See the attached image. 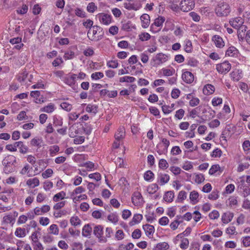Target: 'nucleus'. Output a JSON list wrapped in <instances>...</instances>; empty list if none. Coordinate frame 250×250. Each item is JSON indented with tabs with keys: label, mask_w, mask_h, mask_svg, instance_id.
<instances>
[{
	"label": "nucleus",
	"mask_w": 250,
	"mask_h": 250,
	"mask_svg": "<svg viewBox=\"0 0 250 250\" xmlns=\"http://www.w3.org/2000/svg\"><path fill=\"white\" fill-rule=\"evenodd\" d=\"M239 71L238 70L237 71H233L231 73V76L233 81H238L242 77L240 75V74L241 73H240Z\"/></svg>",
	"instance_id": "46"
},
{
	"label": "nucleus",
	"mask_w": 250,
	"mask_h": 250,
	"mask_svg": "<svg viewBox=\"0 0 250 250\" xmlns=\"http://www.w3.org/2000/svg\"><path fill=\"white\" fill-rule=\"evenodd\" d=\"M104 75L101 72H97L93 73L91 74V77L93 80H99L100 78H103Z\"/></svg>",
	"instance_id": "52"
},
{
	"label": "nucleus",
	"mask_w": 250,
	"mask_h": 250,
	"mask_svg": "<svg viewBox=\"0 0 250 250\" xmlns=\"http://www.w3.org/2000/svg\"><path fill=\"white\" fill-rule=\"evenodd\" d=\"M182 78L187 83H191L194 80V75L189 71H186L183 73Z\"/></svg>",
	"instance_id": "10"
},
{
	"label": "nucleus",
	"mask_w": 250,
	"mask_h": 250,
	"mask_svg": "<svg viewBox=\"0 0 250 250\" xmlns=\"http://www.w3.org/2000/svg\"><path fill=\"white\" fill-rule=\"evenodd\" d=\"M139 39L141 41H148L150 39V35L148 33H142L141 34L139 35Z\"/></svg>",
	"instance_id": "48"
},
{
	"label": "nucleus",
	"mask_w": 250,
	"mask_h": 250,
	"mask_svg": "<svg viewBox=\"0 0 250 250\" xmlns=\"http://www.w3.org/2000/svg\"><path fill=\"white\" fill-rule=\"evenodd\" d=\"M119 63L117 61H109L107 62V66L108 67L116 68L118 66Z\"/></svg>",
	"instance_id": "61"
},
{
	"label": "nucleus",
	"mask_w": 250,
	"mask_h": 250,
	"mask_svg": "<svg viewBox=\"0 0 250 250\" xmlns=\"http://www.w3.org/2000/svg\"><path fill=\"white\" fill-rule=\"evenodd\" d=\"M215 90V88L213 85L210 84H208L204 86L203 89V93L206 95H209L212 94Z\"/></svg>",
	"instance_id": "17"
},
{
	"label": "nucleus",
	"mask_w": 250,
	"mask_h": 250,
	"mask_svg": "<svg viewBox=\"0 0 250 250\" xmlns=\"http://www.w3.org/2000/svg\"><path fill=\"white\" fill-rule=\"evenodd\" d=\"M49 234H52L54 235H58L59 232V229L57 225H51L48 229Z\"/></svg>",
	"instance_id": "27"
},
{
	"label": "nucleus",
	"mask_w": 250,
	"mask_h": 250,
	"mask_svg": "<svg viewBox=\"0 0 250 250\" xmlns=\"http://www.w3.org/2000/svg\"><path fill=\"white\" fill-rule=\"evenodd\" d=\"M198 62L193 58H190L188 60L187 64L192 67H195L197 65Z\"/></svg>",
	"instance_id": "60"
},
{
	"label": "nucleus",
	"mask_w": 250,
	"mask_h": 250,
	"mask_svg": "<svg viewBox=\"0 0 250 250\" xmlns=\"http://www.w3.org/2000/svg\"><path fill=\"white\" fill-rule=\"evenodd\" d=\"M229 23L231 26L236 29L243 25L244 20L241 17H237L230 20Z\"/></svg>",
	"instance_id": "11"
},
{
	"label": "nucleus",
	"mask_w": 250,
	"mask_h": 250,
	"mask_svg": "<svg viewBox=\"0 0 250 250\" xmlns=\"http://www.w3.org/2000/svg\"><path fill=\"white\" fill-rule=\"evenodd\" d=\"M167 60V56L163 53H158L152 59L151 62L153 66H157Z\"/></svg>",
	"instance_id": "2"
},
{
	"label": "nucleus",
	"mask_w": 250,
	"mask_h": 250,
	"mask_svg": "<svg viewBox=\"0 0 250 250\" xmlns=\"http://www.w3.org/2000/svg\"><path fill=\"white\" fill-rule=\"evenodd\" d=\"M55 110L54 104L50 103L47 106H45L42 108H41L40 111L42 112H44L46 113H52Z\"/></svg>",
	"instance_id": "24"
},
{
	"label": "nucleus",
	"mask_w": 250,
	"mask_h": 250,
	"mask_svg": "<svg viewBox=\"0 0 250 250\" xmlns=\"http://www.w3.org/2000/svg\"><path fill=\"white\" fill-rule=\"evenodd\" d=\"M158 166L160 169L165 170L168 167V164L165 159H161L159 160Z\"/></svg>",
	"instance_id": "34"
},
{
	"label": "nucleus",
	"mask_w": 250,
	"mask_h": 250,
	"mask_svg": "<svg viewBox=\"0 0 250 250\" xmlns=\"http://www.w3.org/2000/svg\"><path fill=\"white\" fill-rule=\"evenodd\" d=\"M83 53L86 57H90L94 55V51L92 47H89L85 49Z\"/></svg>",
	"instance_id": "58"
},
{
	"label": "nucleus",
	"mask_w": 250,
	"mask_h": 250,
	"mask_svg": "<svg viewBox=\"0 0 250 250\" xmlns=\"http://www.w3.org/2000/svg\"><path fill=\"white\" fill-rule=\"evenodd\" d=\"M170 177L168 174L160 172L157 176V183L160 186H163L168 182Z\"/></svg>",
	"instance_id": "8"
},
{
	"label": "nucleus",
	"mask_w": 250,
	"mask_h": 250,
	"mask_svg": "<svg viewBox=\"0 0 250 250\" xmlns=\"http://www.w3.org/2000/svg\"><path fill=\"white\" fill-rule=\"evenodd\" d=\"M156 247L158 248L160 250H167L169 249V246L167 242H164L157 244L156 245Z\"/></svg>",
	"instance_id": "50"
},
{
	"label": "nucleus",
	"mask_w": 250,
	"mask_h": 250,
	"mask_svg": "<svg viewBox=\"0 0 250 250\" xmlns=\"http://www.w3.org/2000/svg\"><path fill=\"white\" fill-rule=\"evenodd\" d=\"M162 70L163 71V75L165 76H172L175 73V70L173 68L171 69L163 68Z\"/></svg>",
	"instance_id": "45"
},
{
	"label": "nucleus",
	"mask_w": 250,
	"mask_h": 250,
	"mask_svg": "<svg viewBox=\"0 0 250 250\" xmlns=\"http://www.w3.org/2000/svg\"><path fill=\"white\" fill-rule=\"evenodd\" d=\"M85 191V189L82 187H79L77 188L74 191L71 193V196L73 197L76 194H80Z\"/></svg>",
	"instance_id": "54"
},
{
	"label": "nucleus",
	"mask_w": 250,
	"mask_h": 250,
	"mask_svg": "<svg viewBox=\"0 0 250 250\" xmlns=\"http://www.w3.org/2000/svg\"><path fill=\"white\" fill-rule=\"evenodd\" d=\"M124 7L129 10H134L137 11L140 9L141 6L134 3H124Z\"/></svg>",
	"instance_id": "25"
},
{
	"label": "nucleus",
	"mask_w": 250,
	"mask_h": 250,
	"mask_svg": "<svg viewBox=\"0 0 250 250\" xmlns=\"http://www.w3.org/2000/svg\"><path fill=\"white\" fill-rule=\"evenodd\" d=\"M140 19L142 22V26L144 28H147L150 23V17L149 15L144 14L141 16Z\"/></svg>",
	"instance_id": "13"
},
{
	"label": "nucleus",
	"mask_w": 250,
	"mask_h": 250,
	"mask_svg": "<svg viewBox=\"0 0 250 250\" xmlns=\"http://www.w3.org/2000/svg\"><path fill=\"white\" fill-rule=\"evenodd\" d=\"M92 232V228L89 224L83 226L82 229V235L84 237H88L91 235Z\"/></svg>",
	"instance_id": "19"
},
{
	"label": "nucleus",
	"mask_w": 250,
	"mask_h": 250,
	"mask_svg": "<svg viewBox=\"0 0 250 250\" xmlns=\"http://www.w3.org/2000/svg\"><path fill=\"white\" fill-rule=\"evenodd\" d=\"M131 22L127 21V22H122V29L124 31H128L130 29Z\"/></svg>",
	"instance_id": "49"
},
{
	"label": "nucleus",
	"mask_w": 250,
	"mask_h": 250,
	"mask_svg": "<svg viewBox=\"0 0 250 250\" xmlns=\"http://www.w3.org/2000/svg\"><path fill=\"white\" fill-rule=\"evenodd\" d=\"M174 197V193L173 191H168L165 193L164 195V200L168 203H171L173 201Z\"/></svg>",
	"instance_id": "18"
},
{
	"label": "nucleus",
	"mask_w": 250,
	"mask_h": 250,
	"mask_svg": "<svg viewBox=\"0 0 250 250\" xmlns=\"http://www.w3.org/2000/svg\"><path fill=\"white\" fill-rule=\"evenodd\" d=\"M107 219L110 222L116 224L118 222V216L116 213H112L108 215Z\"/></svg>",
	"instance_id": "33"
},
{
	"label": "nucleus",
	"mask_w": 250,
	"mask_h": 250,
	"mask_svg": "<svg viewBox=\"0 0 250 250\" xmlns=\"http://www.w3.org/2000/svg\"><path fill=\"white\" fill-rule=\"evenodd\" d=\"M154 173L151 170H147L144 174V179L147 181H151L154 178Z\"/></svg>",
	"instance_id": "35"
},
{
	"label": "nucleus",
	"mask_w": 250,
	"mask_h": 250,
	"mask_svg": "<svg viewBox=\"0 0 250 250\" xmlns=\"http://www.w3.org/2000/svg\"><path fill=\"white\" fill-rule=\"evenodd\" d=\"M187 198V192L185 191L182 190L179 192L177 200L183 202Z\"/></svg>",
	"instance_id": "53"
},
{
	"label": "nucleus",
	"mask_w": 250,
	"mask_h": 250,
	"mask_svg": "<svg viewBox=\"0 0 250 250\" xmlns=\"http://www.w3.org/2000/svg\"><path fill=\"white\" fill-rule=\"evenodd\" d=\"M136 79L133 77L131 76H125L120 78V82H127V83H133L135 81Z\"/></svg>",
	"instance_id": "36"
},
{
	"label": "nucleus",
	"mask_w": 250,
	"mask_h": 250,
	"mask_svg": "<svg viewBox=\"0 0 250 250\" xmlns=\"http://www.w3.org/2000/svg\"><path fill=\"white\" fill-rule=\"evenodd\" d=\"M198 197L199 194L197 191L193 190L190 192L189 195V199L193 204L197 203L198 202Z\"/></svg>",
	"instance_id": "23"
},
{
	"label": "nucleus",
	"mask_w": 250,
	"mask_h": 250,
	"mask_svg": "<svg viewBox=\"0 0 250 250\" xmlns=\"http://www.w3.org/2000/svg\"><path fill=\"white\" fill-rule=\"evenodd\" d=\"M28 75V73L26 71H24L20 74L18 76V80L19 82L22 83L25 82Z\"/></svg>",
	"instance_id": "39"
},
{
	"label": "nucleus",
	"mask_w": 250,
	"mask_h": 250,
	"mask_svg": "<svg viewBox=\"0 0 250 250\" xmlns=\"http://www.w3.org/2000/svg\"><path fill=\"white\" fill-rule=\"evenodd\" d=\"M16 145V148L18 147L20 149V151L21 153L25 154L28 151V147L27 146L23 145L22 142L20 141L15 143Z\"/></svg>",
	"instance_id": "21"
},
{
	"label": "nucleus",
	"mask_w": 250,
	"mask_h": 250,
	"mask_svg": "<svg viewBox=\"0 0 250 250\" xmlns=\"http://www.w3.org/2000/svg\"><path fill=\"white\" fill-rule=\"evenodd\" d=\"M17 237H23L26 235L25 229L24 228H18L15 232Z\"/></svg>",
	"instance_id": "31"
},
{
	"label": "nucleus",
	"mask_w": 250,
	"mask_h": 250,
	"mask_svg": "<svg viewBox=\"0 0 250 250\" xmlns=\"http://www.w3.org/2000/svg\"><path fill=\"white\" fill-rule=\"evenodd\" d=\"M195 6L194 0H182L180 3V7L183 12H188L193 9Z\"/></svg>",
	"instance_id": "1"
},
{
	"label": "nucleus",
	"mask_w": 250,
	"mask_h": 250,
	"mask_svg": "<svg viewBox=\"0 0 250 250\" xmlns=\"http://www.w3.org/2000/svg\"><path fill=\"white\" fill-rule=\"evenodd\" d=\"M159 187L156 184H152L148 187L147 190L149 194H153L156 192L158 189Z\"/></svg>",
	"instance_id": "32"
},
{
	"label": "nucleus",
	"mask_w": 250,
	"mask_h": 250,
	"mask_svg": "<svg viewBox=\"0 0 250 250\" xmlns=\"http://www.w3.org/2000/svg\"><path fill=\"white\" fill-rule=\"evenodd\" d=\"M125 135V132L123 127L119 128L115 134V139L119 141L122 139Z\"/></svg>",
	"instance_id": "22"
},
{
	"label": "nucleus",
	"mask_w": 250,
	"mask_h": 250,
	"mask_svg": "<svg viewBox=\"0 0 250 250\" xmlns=\"http://www.w3.org/2000/svg\"><path fill=\"white\" fill-rule=\"evenodd\" d=\"M92 36H91V31L89 30L87 32V37L91 41H98L102 39V36H98L96 37L95 36L96 34L97 33L98 31L100 32V30L102 31V28L97 25H94L92 26Z\"/></svg>",
	"instance_id": "5"
},
{
	"label": "nucleus",
	"mask_w": 250,
	"mask_h": 250,
	"mask_svg": "<svg viewBox=\"0 0 250 250\" xmlns=\"http://www.w3.org/2000/svg\"><path fill=\"white\" fill-rule=\"evenodd\" d=\"M233 217V213L230 212H227L222 215V221L224 224H228L230 222Z\"/></svg>",
	"instance_id": "15"
},
{
	"label": "nucleus",
	"mask_w": 250,
	"mask_h": 250,
	"mask_svg": "<svg viewBox=\"0 0 250 250\" xmlns=\"http://www.w3.org/2000/svg\"><path fill=\"white\" fill-rule=\"evenodd\" d=\"M143 228L146 232L147 236L152 234L154 232V227L149 224H146L143 225Z\"/></svg>",
	"instance_id": "20"
},
{
	"label": "nucleus",
	"mask_w": 250,
	"mask_h": 250,
	"mask_svg": "<svg viewBox=\"0 0 250 250\" xmlns=\"http://www.w3.org/2000/svg\"><path fill=\"white\" fill-rule=\"evenodd\" d=\"M229 5L224 2L220 3V16L227 17L230 12Z\"/></svg>",
	"instance_id": "7"
},
{
	"label": "nucleus",
	"mask_w": 250,
	"mask_h": 250,
	"mask_svg": "<svg viewBox=\"0 0 250 250\" xmlns=\"http://www.w3.org/2000/svg\"><path fill=\"white\" fill-rule=\"evenodd\" d=\"M237 52V50L235 47L230 46L226 51V56L233 57L236 54Z\"/></svg>",
	"instance_id": "30"
},
{
	"label": "nucleus",
	"mask_w": 250,
	"mask_h": 250,
	"mask_svg": "<svg viewBox=\"0 0 250 250\" xmlns=\"http://www.w3.org/2000/svg\"><path fill=\"white\" fill-rule=\"evenodd\" d=\"M70 223L74 226H77L81 224V221L78 216L72 217L70 219Z\"/></svg>",
	"instance_id": "40"
},
{
	"label": "nucleus",
	"mask_w": 250,
	"mask_h": 250,
	"mask_svg": "<svg viewBox=\"0 0 250 250\" xmlns=\"http://www.w3.org/2000/svg\"><path fill=\"white\" fill-rule=\"evenodd\" d=\"M182 222V220H178V219H176L173 222L171 223L170 224V227L172 229L175 230L176 229H177L179 225Z\"/></svg>",
	"instance_id": "56"
},
{
	"label": "nucleus",
	"mask_w": 250,
	"mask_h": 250,
	"mask_svg": "<svg viewBox=\"0 0 250 250\" xmlns=\"http://www.w3.org/2000/svg\"><path fill=\"white\" fill-rule=\"evenodd\" d=\"M100 21L104 24L108 25L111 22V16L105 13H100L97 15Z\"/></svg>",
	"instance_id": "9"
},
{
	"label": "nucleus",
	"mask_w": 250,
	"mask_h": 250,
	"mask_svg": "<svg viewBox=\"0 0 250 250\" xmlns=\"http://www.w3.org/2000/svg\"><path fill=\"white\" fill-rule=\"evenodd\" d=\"M104 228L102 225L96 226L93 230L94 235L99 238L100 242H106L107 240L104 235Z\"/></svg>",
	"instance_id": "3"
},
{
	"label": "nucleus",
	"mask_w": 250,
	"mask_h": 250,
	"mask_svg": "<svg viewBox=\"0 0 250 250\" xmlns=\"http://www.w3.org/2000/svg\"><path fill=\"white\" fill-rule=\"evenodd\" d=\"M77 75L75 74H71L65 77L64 83L69 86L74 85L75 83Z\"/></svg>",
	"instance_id": "12"
},
{
	"label": "nucleus",
	"mask_w": 250,
	"mask_h": 250,
	"mask_svg": "<svg viewBox=\"0 0 250 250\" xmlns=\"http://www.w3.org/2000/svg\"><path fill=\"white\" fill-rule=\"evenodd\" d=\"M53 173V170L51 168H48L42 173V176L43 178L46 179L50 177L52 175Z\"/></svg>",
	"instance_id": "63"
},
{
	"label": "nucleus",
	"mask_w": 250,
	"mask_h": 250,
	"mask_svg": "<svg viewBox=\"0 0 250 250\" xmlns=\"http://www.w3.org/2000/svg\"><path fill=\"white\" fill-rule=\"evenodd\" d=\"M189 245V241L187 238H184L181 241L180 247L183 250H186L188 248Z\"/></svg>",
	"instance_id": "55"
},
{
	"label": "nucleus",
	"mask_w": 250,
	"mask_h": 250,
	"mask_svg": "<svg viewBox=\"0 0 250 250\" xmlns=\"http://www.w3.org/2000/svg\"><path fill=\"white\" fill-rule=\"evenodd\" d=\"M42 143V140L41 138H35L31 141V145L32 146H37L39 148L41 147Z\"/></svg>",
	"instance_id": "28"
},
{
	"label": "nucleus",
	"mask_w": 250,
	"mask_h": 250,
	"mask_svg": "<svg viewBox=\"0 0 250 250\" xmlns=\"http://www.w3.org/2000/svg\"><path fill=\"white\" fill-rule=\"evenodd\" d=\"M97 9V6L95 5V4L93 2H90L88 3L86 10L89 13H93L95 10Z\"/></svg>",
	"instance_id": "42"
},
{
	"label": "nucleus",
	"mask_w": 250,
	"mask_h": 250,
	"mask_svg": "<svg viewBox=\"0 0 250 250\" xmlns=\"http://www.w3.org/2000/svg\"><path fill=\"white\" fill-rule=\"evenodd\" d=\"M60 150L59 146L54 145L49 149L50 154L51 156H54Z\"/></svg>",
	"instance_id": "51"
},
{
	"label": "nucleus",
	"mask_w": 250,
	"mask_h": 250,
	"mask_svg": "<svg viewBox=\"0 0 250 250\" xmlns=\"http://www.w3.org/2000/svg\"><path fill=\"white\" fill-rule=\"evenodd\" d=\"M184 33V31L183 29L179 26H176L175 27V30L174 31V34L179 38L183 36Z\"/></svg>",
	"instance_id": "43"
},
{
	"label": "nucleus",
	"mask_w": 250,
	"mask_h": 250,
	"mask_svg": "<svg viewBox=\"0 0 250 250\" xmlns=\"http://www.w3.org/2000/svg\"><path fill=\"white\" fill-rule=\"evenodd\" d=\"M32 245L34 250H43L44 249L42 244L39 241L35 242V243H32Z\"/></svg>",
	"instance_id": "64"
},
{
	"label": "nucleus",
	"mask_w": 250,
	"mask_h": 250,
	"mask_svg": "<svg viewBox=\"0 0 250 250\" xmlns=\"http://www.w3.org/2000/svg\"><path fill=\"white\" fill-rule=\"evenodd\" d=\"M26 184L27 185L32 187V188H35L39 185L40 181L36 177L28 180Z\"/></svg>",
	"instance_id": "26"
},
{
	"label": "nucleus",
	"mask_w": 250,
	"mask_h": 250,
	"mask_svg": "<svg viewBox=\"0 0 250 250\" xmlns=\"http://www.w3.org/2000/svg\"><path fill=\"white\" fill-rule=\"evenodd\" d=\"M75 14L77 16L81 18L86 17L85 12L80 8H77L75 9Z\"/></svg>",
	"instance_id": "37"
},
{
	"label": "nucleus",
	"mask_w": 250,
	"mask_h": 250,
	"mask_svg": "<svg viewBox=\"0 0 250 250\" xmlns=\"http://www.w3.org/2000/svg\"><path fill=\"white\" fill-rule=\"evenodd\" d=\"M28 6L26 4H23L21 8H18L16 10L19 14L23 15L27 12Z\"/></svg>",
	"instance_id": "47"
},
{
	"label": "nucleus",
	"mask_w": 250,
	"mask_h": 250,
	"mask_svg": "<svg viewBox=\"0 0 250 250\" xmlns=\"http://www.w3.org/2000/svg\"><path fill=\"white\" fill-rule=\"evenodd\" d=\"M85 110L89 113H96L97 112V107L96 105L89 104L86 107Z\"/></svg>",
	"instance_id": "41"
},
{
	"label": "nucleus",
	"mask_w": 250,
	"mask_h": 250,
	"mask_svg": "<svg viewBox=\"0 0 250 250\" xmlns=\"http://www.w3.org/2000/svg\"><path fill=\"white\" fill-rule=\"evenodd\" d=\"M61 107L67 111H69L71 110L72 106L71 104L66 103L63 102L61 104Z\"/></svg>",
	"instance_id": "62"
},
{
	"label": "nucleus",
	"mask_w": 250,
	"mask_h": 250,
	"mask_svg": "<svg viewBox=\"0 0 250 250\" xmlns=\"http://www.w3.org/2000/svg\"><path fill=\"white\" fill-rule=\"evenodd\" d=\"M185 50L186 52L188 53L191 52L192 50V43L189 40H187L185 41Z\"/></svg>",
	"instance_id": "38"
},
{
	"label": "nucleus",
	"mask_w": 250,
	"mask_h": 250,
	"mask_svg": "<svg viewBox=\"0 0 250 250\" xmlns=\"http://www.w3.org/2000/svg\"><path fill=\"white\" fill-rule=\"evenodd\" d=\"M75 57V53L72 51H68L65 52L63 58L65 60H71Z\"/></svg>",
	"instance_id": "44"
},
{
	"label": "nucleus",
	"mask_w": 250,
	"mask_h": 250,
	"mask_svg": "<svg viewBox=\"0 0 250 250\" xmlns=\"http://www.w3.org/2000/svg\"><path fill=\"white\" fill-rule=\"evenodd\" d=\"M131 200L133 205L136 206H142L144 203L142 194L140 192L138 191H136L133 193Z\"/></svg>",
	"instance_id": "6"
},
{
	"label": "nucleus",
	"mask_w": 250,
	"mask_h": 250,
	"mask_svg": "<svg viewBox=\"0 0 250 250\" xmlns=\"http://www.w3.org/2000/svg\"><path fill=\"white\" fill-rule=\"evenodd\" d=\"M237 29V35L239 40H243L246 36L245 32L247 30V26L242 25L239 27Z\"/></svg>",
	"instance_id": "14"
},
{
	"label": "nucleus",
	"mask_w": 250,
	"mask_h": 250,
	"mask_svg": "<svg viewBox=\"0 0 250 250\" xmlns=\"http://www.w3.org/2000/svg\"><path fill=\"white\" fill-rule=\"evenodd\" d=\"M169 170L172 172L175 175L179 174L181 172V169L179 167L172 166L169 168Z\"/></svg>",
	"instance_id": "59"
},
{
	"label": "nucleus",
	"mask_w": 250,
	"mask_h": 250,
	"mask_svg": "<svg viewBox=\"0 0 250 250\" xmlns=\"http://www.w3.org/2000/svg\"><path fill=\"white\" fill-rule=\"evenodd\" d=\"M142 232L139 229H135L132 233V237L133 239H139L141 237Z\"/></svg>",
	"instance_id": "57"
},
{
	"label": "nucleus",
	"mask_w": 250,
	"mask_h": 250,
	"mask_svg": "<svg viewBox=\"0 0 250 250\" xmlns=\"http://www.w3.org/2000/svg\"><path fill=\"white\" fill-rule=\"evenodd\" d=\"M231 68V65L228 62H224L220 63V72L226 73L228 72Z\"/></svg>",
	"instance_id": "16"
},
{
	"label": "nucleus",
	"mask_w": 250,
	"mask_h": 250,
	"mask_svg": "<svg viewBox=\"0 0 250 250\" xmlns=\"http://www.w3.org/2000/svg\"><path fill=\"white\" fill-rule=\"evenodd\" d=\"M66 195V193L65 192L62 191H61L56 194H55L53 198V200L54 202H57L59 200V199L62 200L64 198H65V196Z\"/></svg>",
	"instance_id": "29"
},
{
	"label": "nucleus",
	"mask_w": 250,
	"mask_h": 250,
	"mask_svg": "<svg viewBox=\"0 0 250 250\" xmlns=\"http://www.w3.org/2000/svg\"><path fill=\"white\" fill-rule=\"evenodd\" d=\"M165 21V17L162 16L158 17V18L155 20L153 23L151 24L150 26V30L153 33H156L159 31L160 29H157V27L162 26Z\"/></svg>",
	"instance_id": "4"
}]
</instances>
